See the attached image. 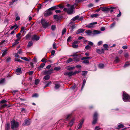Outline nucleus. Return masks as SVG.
<instances>
[{
    "label": "nucleus",
    "mask_w": 130,
    "mask_h": 130,
    "mask_svg": "<svg viewBox=\"0 0 130 130\" xmlns=\"http://www.w3.org/2000/svg\"><path fill=\"white\" fill-rule=\"evenodd\" d=\"M67 6L68 7V9L64 8L63 9V10L64 11L67 12L68 14H73L74 13L73 9L74 8V5H73L70 6L69 4H68Z\"/></svg>",
    "instance_id": "obj_1"
},
{
    "label": "nucleus",
    "mask_w": 130,
    "mask_h": 130,
    "mask_svg": "<svg viewBox=\"0 0 130 130\" xmlns=\"http://www.w3.org/2000/svg\"><path fill=\"white\" fill-rule=\"evenodd\" d=\"M122 99L124 102H130V96L124 91L123 93Z\"/></svg>",
    "instance_id": "obj_2"
},
{
    "label": "nucleus",
    "mask_w": 130,
    "mask_h": 130,
    "mask_svg": "<svg viewBox=\"0 0 130 130\" xmlns=\"http://www.w3.org/2000/svg\"><path fill=\"white\" fill-rule=\"evenodd\" d=\"M11 128L12 129H15L19 126V123L14 120H12L11 122Z\"/></svg>",
    "instance_id": "obj_3"
},
{
    "label": "nucleus",
    "mask_w": 130,
    "mask_h": 130,
    "mask_svg": "<svg viewBox=\"0 0 130 130\" xmlns=\"http://www.w3.org/2000/svg\"><path fill=\"white\" fill-rule=\"evenodd\" d=\"M41 23L43 27L44 28H46L49 25L48 23L45 20L43 19H42L41 20Z\"/></svg>",
    "instance_id": "obj_4"
},
{
    "label": "nucleus",
    "mask_w": 130,
    "mask_h": 130,
    "mask_svg": "<svg viewBox=\"0 0 130 130\" xmlns=\"http://www.w3.org/2000/svg\"><path fill=\"white\" fill-rule=\"evenodd\" d=\"M52 13V12L48 9L44 12V16L45 17H47L51 15Z\"/></svg>",
    "instance_id": "obj_5"
},
{
    "label": "nucleus",
    "mask_w": 130,
    "mask_h": 130,
    "mask_svg": "<svg viewBox=\"0 0 130 130\" xmlns=\"http://www.w3.org/2000/svg\"><path fill=\"white\" fill-rule=\"evenodd\" d=\"M97 116L98 114L96 112H95L93 116V120L92 122L93 124H95L96 123L97 121Z\"/></svg>",
    "instance_id": "obj_6"
},
{
    "label": "nucleus",
    "mask_w": 130,
    "mask_h": 130,
    "mask_svg": "<svg viewBox=\"0 0 130 130\" xmlns=\"http://www.w3.org/2000/svg\"><path fill=\"white\" fill-rule=\"evenodd\" d=\"M30 124V120L27 119L24 121V122L23 124V125L24 126H26L29 125Z\"/></svg>",
    "instance_id": "obj_7"
},
{
    "label": "nucleus",
    "mask_w": 130,
    "mask_h": 130,
    "mask_svg": "<svg viewBox=\"0 0 130 130\" xmlns=\"http://www.w3.org/2000/svg\"><path fill=\"white\" fill-rule=\"evenodd\" d=\"M31 37L32 38V40H38L40 38L39 37L36 35H32Z\"/></svg>",
    "instance_id": "obj_8"
},
{
    "label": "nucleus",
    "mask_w": 130,
    "mask_h": 130,
    "mask_svg": "<svg viewBox=\"0 0 130 130\" xmlns=\"http://www.w3.org/2000/svg\"><path fill=\"white\" fill-rule=\"evenodd\" d=\"M53 69H51L48 71H45L44 72V75L50 74L53 73Z\"/></svg>",
    "instance_id": "obj_9"
},
{
    "label": "nucleus",
    "mask_w": 130,
    "mask_h": 130,
    "mask_svg": "<svg viewBox=\"0 0 130 130\" xmlns=\"http://www.w3.org/2000/svg\"><path fill=\"white\" fill-rule=\"evenodd\" d=\"M97 24V22H93L92 23L89 24L87 25L86 27H88V28H91L93 27V25H94L96 24Z\"/></svg>",
    "instance_id": "obj_10"
},
{
    "label": "nucleus",
    "mask_w": 130,
    "mask_h": 130,
    "mask_svg": "<svg viewBox=\"0 0 130 130\" xmlns=\"http://www.w3.org/2000/svg\"><path fill=\"white\" fill-rule=\"evenodd\" d=\"M108 8V10L110 11V12L111 13L114 11V10L117 9L118 8L117 7H112Z\"/></svg>",
    "instance_id": "obj_11"
},
{
    "label": "nucleus",
    "mask_w": 130,
    "mask_h": 130,
    "mask_svg": "<svg viewBox=\"0 0 130 130\" xmlns=\"http://www.w3.org/2000/svg\"><path fill=\"white\" fill-rule=\"evenodd\" d=\"M84 122V120L83 119H82L81 121L77 126L78 127V129H80L82 128V125L83 124Z\"/></svg>",
    "instance_id": "obj_12"
},
{
    "label": "nucleus",
    "mask_w": 130,
    "mask_h": 130,
    "mask_svg": "<svg viewBox=\"0 0 130 130\" xmlns=\"http://www.w3.org/2000/svg\"><path fill=\"white\" fill-rule=\"evenodd\" d=\"M96 51V52L99 54L103 53L104 52V49L103 48L101 50L99 49H97Z\"/></svg>",
    "instance_id": "obj_13"
},
{
    "label": "nucleus",
    "mask_w": 130,
    "mask_h": 130,
    "mask_svg": "<svg viewBox=\"0 0 130 130\" xmlns=\"http://www.w3.org/2000/svg\"><path fill=\"white\" fill-rule=\"evenodd\" d=\"M85 29H80L78 30L76 32L77 34L82 33L84 31Z\"/></svg>",
    "instance_id": "obj_14"
},
{
    "label": "nucleus",
    "mask_w": 130,
    "mask_h": 130,
    "mask_svg": "<svg viewBox=\"0 0 130 130\" xmlns=\"http://www.w3.org/2000/svg\"><path fill=\"white\" fill-rule=\"evenodd\" d=\"M85 32L87 34L88 36H90L91 35H93V31L90 30H86Z\"/></svg>",
    "instance_id": "obj_15"
},
{
    "label": "nucleus",
    "mask_w": 130,
    "mask_h": 130,
    "mask_svg": "<svg viewBox=\"0 0 130 130\" xmlns=\"http://www.w3.org/2000/svg\"><path fill=\"white\" fill-rule=\"evenodd\" d=\"M21 73V68H19L16 70V73L18 75H20Z\"/></svg>",
    "instance_id": "obj_16"
},
{
    "label": "nucleus",
    "mask_w": 130,
    "mask_h": 130,
    "mask_svg": "<svg viewBox=\"0 0 130 130\" xmlns=\"http://www.w3.org/2000/svg\"><path fill=\"white\" fill-rule=\"evenodd\" d=\"M101 32L100 31L97 30H94L93 31V35H95L100 34L101 33Z\"/></svg>",
    "instance_id": "obj_17"
},
{
    "label": "nucleus",
    "mask_w": 130,
    "mask_h": 130,
    "mask_svg": "<svg viewBox=\"0 0 130 130\" xmlns=\"http://www.w3.org/2000/svg\"><path fill=\"white\" fill-rule=\"evenodd\" d=\"M32 35H31V34L30 33H28L26 36L25 38L26 39H28V40H30V37H31Z\"/></svg>",
    "instance_id": "obj_18"
},
{
    "label": "nucleus",
    "mask_w": 130,
    "mask_h": 130,
    "mask_svg": "<svg viewBox=\"0 0 130 130\" xmlns=\"http://www.w3.org/2000/svg\"><path fill=\"white\" fill-rule=\"evenodd\" d=\"M72 71L69 72H66L64 73V75H68L69 76H70L72 75Z\"/></svg>",
    "instance_id": "obj_19"
},
{
    "label": "nucleus",
    "mask_w": 130,
    "mask_h": 130,
    "mask_svg": "<svg viewBox=\"0 0 130 130\" xmlns=\"http://www.w3.org/2000/svg\"><path fill=\"white\" fill-rule=\"evenodd\" d=\"M45 64L43 63H42L40 66L38 68V70H40L44 66Z\"/></svg>",
    "instance_id": "obj_20"
},
{
    "label": "nucleus",
    "mask_w": 130,
    "mask_h": 130,
    "mask_svg": "<svg viewBox=\"0 0 130 130\" xmlns=\"http://www.w3.org/2000/svg\"><path fill=\"white\" fill-rule=\"evenodd\" d=\"M72 23H70L69 24L68 26H71L70 27V29L72 30V31H73V29L74 28H75V25H71L72 24Z\"/></svg>",
    "instance_id": "obj_21"
},
{
    "label": "nucleus",
    "mask_w": 130,
    "mask_h": 130,
    "mask_svg": "<svg viewBox=\"0 0 130 130\" xmlns=\"http://www.w3.org/2000/svg\"><path fill=\"white\" fill-rule=\"evenodd\" d=\"M100 9L103 11H106L108 10V8L106 7H100Z\"/></svg>",
    "instance_id": "obj_22"
},
{
    "label": "nucleus",
    "mask_w": 130,
    "mask_h": 130,
    "mask_svg": "<svg viewBox=\"0 0 130 130\" xmlns=\"http://www.w3.org/2000/svg\"><path fill=\"white\" fill-rule=\"evenodd\" d=\"M75 120V119L74 118H73L72 119L69 123V125L71 126L73 124Z\"/></svg>",
    "instance_id": "obj_23"
},
{
    "label": "nucleus",
    "mask_w": 130,
    "mask_h": 130,
    "mask_svg": "<svg viewBox=\"0 0 130 130\" xmlns=\"http://www.w3.org/2000/svg\"><path fill=\"white\" fill-rule=\"evenodd\" d=\"M79 17V15H77L75 17H74L72 19L73 21H75L76 20H78V21Z\"/></svg>",
    "instance_id": "obj_24"
},
{
    "label": "nucleus",
    "mask_w": 130,
    "mask_h": 130,
    "mask_svg": "<svg viewBox=\"0 0 130 130\" xmlns=\"http://www.w3.org/2000/svg\"><path fill=\"white\" fill-rule=\"evenodd\" d=\"M18 27V26L16 24H15L13 26H11L10 27V29H12L13 28L14 29V30L16 29Z\"/></svg>",
    "instance_id": "obj_25"
},
{
    "label": "nucleus",
    "mask_w": 130,
    "mask_h": 130,
    "mask_svg": "<svg viewBox=\"0 0 130 130\" xmlns=\"http://www.w3.org/2000/svg\"><path fill=\"white\" fill-rule=\"evenodd\" d=\"M92 57L91 56L90 57H82L81 59L82 60H88V59H91L92 58Z\"/></svg>",
    "instance_id": "obj_26"
},
{
    "label": "nucleus",
    "mask_w": 130,
    "mask_h": 130,
    "mask_svg": "<svg viewBox=\"0 0 130 130\" xmlns=\"http://www.w3.org/2000/svg\"><path fill=\"white\" fill-rule=\"evenodd\" d=\"M71 116V114H70L69 115H67L66 117V118H65V121H67L70 119V117Z\"/></svg>",
    "instance_id": "obj_27"
},
{
    "label": "nucleus",
    "mask_w": 130,
    "mask_h": 130,
    "mask_svg": "<svg viewBox=\"0 0 130 130\" xmlns=\"http://www.w3.org/2000/svg\"><path fill=\"white\" fill-rule=\"evenodd\" d=\"M11 60V58L10 57H7V59H6V62L7 63H8L10 62Z\"/></svg>",
    "instance_id": "obj_28"
},
{
    "label": "nucleus",
    "mask_w": 130,
    "mask_h": 130,
    "mask_svg": "<svg viewBox=\"0 0 130 130\" xmlns=\"http://www.w3.org/2000/svg\"><path fill=\"white\" fill-rule=\"evenodd\" d=\"M33 43L31 41H30L28 42L27 46L28 47H30L33 45Z\"/></svg>",
    "instance_id": "obj_29"
},
{
    "label": "nucleus",
    "mask_w": 130,
    "mask_h": 130,
    "mask_svg": "<svg viewBox=\"0 0 130 130\" xmlns=\"http://www.w3.org/2000/svg\"><path fill=\"white\" fill-rule=\"evenodd\" d=\"M121 123H119L120 124L118 125V129H119L120 128H122L124 127V125L122 124Z\"/></svg>",
    "instance_id": "obj_30"
},
{
    "label": "nucleus",
    "mask_w": 130,
    "mask_h": 130,
    "mask_svg": "<svg viewBox=\"0 0 130 130\" xmlns=\"http://www.w3.org/2000/svg\"><path fill=\"white\" fill-rule=\"evenodd\" d=\"M10 128V124L9 123H7L5 126V129L6 130H8Z\"/></svg>",
    "instance_id": "obj_31"
},
{
    "label": "nucleus",
    "mask_w": 130,
    "mask_h": 130,
    "mask_svg": "<svg viewBox=\"0 0 130 130\" xmlns=\"http://www.w3.org/2000/svg\"><path fill=\"white\" fill-rule=\"evenodd\" d=\"M103 46L105 50H107L108 49V45L106 44H104L103 45Z\"/></svg>",
    "instance_id": "obj_32"
},
{
    "label": "nucleus",
    "mask_w": 130,
    "mask_h": 130,
    "mask_svg": "<svg viewBox=\"0 0 130 130\" xmlns=\"http://www.w3.org/2000/svg\"><path fill=\"white\" fill-rule=\"evenodd\" d=\"M119 61L120 59L118 57H116L114 60L115 62L116 63H118L119 62Z\"/></svg>",
    "instance_id": "obj_33"
},
{
    "label": "nucleus",
    "mask_w": 130,
    "mask_h": 130,
    "mask_svg": "<svg viewBox=\"0 0 130 130\" xmlns=\"http://www.w3.org/2000/svg\"><path fill=\"white\" fill-rule=\"evenodd\" d=\"M50 78V76L49 75H47L44 76V78L45 80H48Z\"/></svg>",
    "instance_id": "obj_34"
},
{
    "label": "nucleus",
    "mask_w": 130,
    "mask_h": 130,
    "mask_svg": "<svg viewBox=\"0 0 130 130\" xmlns=\"http://www.w3.org/2000/svg\"><path fill=\"white\" fill-rule=\"evenodd\" d=\"M60 85L59 84H56L55 85V88L56 89H58L60 87Z\"/></svg>",
    "instance_id": "obj_35"
},
{
    "label": "nucleus",
    "mask_w": 130,
    "mask_h": 130,
    "mask_svg": "<svg viewBox=\"0 0 130 130\" xmlns=\"http://www.w3.org/2000/svg\"><path fill=\"white\" fill-rule=\"evenodd\" d=\"M58 6H54L50 8L49 9L50 10H54L55 9H56L57 8V7Z\"/></svg>",
    "instance_id": "obj_36"
},
{
    "label": "nucleus",
    "mask_w": 130,
    "mask_h": 130,
    "mask_svg": "<svg viewBox=\"0 0 130 130\" xmlns=\"http://www.w3.org/2000/svg\"><path fill=\"white\" fill-rule=\"evenodd\" d=\"M75 67H71L70 66H69L67 68V70H72L75 68Z\"/></svg>",
    "instance_id": "obj_37"
},
{
    "label": "nucleus",
    "mask_w": 130,
    "mask_h": 130,
    "mask_svg": "<svg viewBox=\"0 0 130 130\" xmlns=\"http://www.w3.org/2000/svg\"><path fill=\"white\" fill-rule=\"evenodd\" d=\"M86 82V80L85 79H84L83 80V85L82 87V89L84 88Z\"/></svg>",
    "instance_id": "obj_38"
},
{
    "label": "nucleus",
    "mask_w": 130,
    "mask_h": 130,
    "mask_svg": "<svg viewBox=\"0 0 130 130\" xmlns=\"http://www.w3.org/2000/svg\"><path fill=\"white\" fill-rule=\"evenodd\" d=\"M83 62L86 64H88L89 63V62L88 60H85L83 61Z\"/></svg>",
    "instance_id": "obj_39"
},
{
    "label": "nucleus",
    "mask_w": 130,
    "mask_h": 130,
    "mask_svg": "<svg viewBox=\"0 0 130 130\" xmlns=\"http://www.w3.org/2000/svg\"><path fill=\"white\" fill-rule=\"evenodd\" d=\"M20 40V38H17L14 42L15 44H17L19 43V41Z\"/></svg>",
    "instance_id": "obj_40"
},
{
    "label": "nucleus",
    "mask_w": 130,
    "mask_h": 130,
    "mask_svg": "<svg viewBox=\"0 0 130 130\" xmlns=\"http://www.w3.org/2000/svg\"><path fill=\"white\" fill-rule=\"evenodd\" d=\"M80 72L79 71H75L74 72H72V75H75L76 74L80 73Z\"/></svg>",
    "instance_id": "obj_41"
},
{
    "label": "nucleus",
    "mask_w": 130,
    "mask_h": 130,
    "mask_svg": "<svg viewBox=\"0 0 130 130\" xmlns=\"http://www.w3.org/2000/svg\"><path fill=\"white\" fill-rule=\"evenodd\" d=\"M99 16V14H93L91 15V17L92 18L96 17Z\"/></svg>",
    "instance_id": "obj_42"
},
{
    "label": "nucleus",
    "mask_w": 130,
    "mask_h": 130,
    "mask_svg": "<svg viewBox=\"0 0 130 130\" xmlns=\"http://www.w3.org/2000/svg\"><path fill=\"white\" fill-rule=\"evenodd\" d=\"M72 61V58H69V59L66 62V63H68Z\"/></svg>",
    "instance_id": "obj_43"
},
{
    "label": "nucleus",
    "mask_w": 130,
    "mask_h": 130,
    "mask_svg": "<svg viewBox=\"0 0 130 130\" xmlns=\"http://www.w3.org/2000/svg\"><path fill=\"white\" fill-rule=\"evenodd\" d=\"M53 48L54 49H56L57 48L56 47V44L54 42L53 45Z\"/></svg>",
    "instance_id": "obj_44"
},
{
    "label": "nucleus",
    "mask_w": 130,
    "mask_h": 130,
    "mask_svg": "<svg viewBox=\"0 0 130 130\" xmlns=\"http://www.w3.org/2000/svg\"><path fill=\"white\" fill-rule=\"evenodd\" d=\"M99 67L101 69L103 68L104 67V65L103 64H100L99 66Z\"/></svg>",
    "instance_id": "obj_45"
},
{
    "label": "nucleus",
    "mask_w": 130,
    "mask_h": 130,
    "mask_svg": "<svg viewBox=\"0 0 130 130\" xmlns=\"http://www.w3.org/2000/svg\"><path fill=\"white\" fill-rule=\"evenodd\" d=\"M7 53V51L6 50H4L2 56V57H4Z\"/></svg>",
    "instance_id": "obj_46"
},
{
    "label": "nucleus",
    "mask_w": 130,
    "mask_h": 130,
    "mask_svg": "<svg viewBox=\"0 0 130 130\" xmlns=\"http://www.w3.org/2000/svg\"><path fill=\"white\" fill-rule=\"evenodd\" d=\"M87 73V71H82V75H85Z\"/></svg>",
    "instance_id": "obj_47"
},
{
    "label": "nucleus",
    "mask_w": 130,
    "mask_h": 130,
    "mask_svg": "<svg viewBox=\"0 0 130 130\" xmlns=\"http://www.w3.org/2000/svg\"><path fill=\"white\" fill-rule=\"evenodd\" d=\"M66 28L63 29L62 31V35H63L66 32Z\"/></svg>",
    "instance_id": "obj_48"
},
{
    "label": "nucleus",
    "mask_w": 130,
    "mask_h": 130,
    "mask_svg": "<svg viewBox=\"0 0 130 130\" xmlns=\"http://www.w3.org/2000/svg\"><path fill=\"white\" fill-rule=\"evenodd\" d=\"M56 28V26L55 25H53L51 26V29L52 30H55Z\"/></svg>",
    "instance_id": "obj_49"
},
{
    "label": "nucleus",
    "mask_w": 130,
    "mask_h": 130,
    "mask_svg": "<svg viewBox=\"0 0 130 130\" xmlns=\"http://www.w3.org/2000/svg\"><path fill=\"white\" fill-rule=\"evenodd\" d=\"M21 59L24 60L26 61H29V60L26 57H21Z\"/></svg>",
    "instance_id": "obj_50"
},
{
    "label": "nucleus",
    "mask_w": 130,
    "mask_h": 130,
    "mask_svg": "<svg viewBox=\"0 0 130 130\" xmlns=\"http://www.w3.org/2000/svg\"><path fill=\"white\" fill-rule=\"evenodd\" d=\"M91 48V47L89 45H87L85 47V48L87 50H88L89 49H90Z\"/></svg>",
    "instance_id": "obj_51"
},
{
    "label": "nucleus",
    "mask_w": 130,
    "mask_h": 130,
    "mask_svg": "<svg viewBox=\"0 0 130 130\" xmlns=\"http://www.w3.org/2000/svg\"><path fill=\"white\" fill-rule=\"evenodd\" d=\"M39 79H37L35 80V85H37L39 83Z\"/></svg>",
    "instance_id": "obj_52"
},
{
    "label": "nucleus",
    "mask_w": 130,
    "mask_h": 130,
    "mask_svg": "<svg viewBox=\"0 0 130 130\" xmlns=\"http://www.w3.org/2000/svg\"><path fill=\"white\" fill-rule=\"evenodd\" d=\"M72 46L74 48H76L78 47V45H75V44L72 43Z\"/></svg>",
    "instance_id": "obj_53"
},
{
    "label": "nucleus",
    "mask_w": 130,
    "mask_h": 130,
    "mask_svg": "<svg viewBox=\"0 0 130 130\" xmlns=\"http://www.w3.org/2000/svg\"><path fill=\"white\" fill-rule=\"evenodd\" d=\"M60 69V68L59 67H55L54 68V70L56 71H58Z\"/></svg>",
    "instance_id": "obj_54"
},
{
    "label": "nucleus",
    "mask_w": 130,
    "mask_h": 130,
    "mask_svg": "<svg viewBox=\"0 0 130 130\" xmlns=\"http://www.w3.org/2000/svg\"><path fill=\"white\" fill-rule=\"evenodd\" d=\"M38 96V95L36 93L33 94L32 96V97H37Z\"/></svg>",
    "instance_id": "obj_55"
},
{
    "label": "nucleus",
    "mask_w": 130,
    "mask_h": 130,
    "mask_svg": "<svg viewBox=\"0 0 130 130\" xmlns=\"http://www.w3.org/2000/svg\"><path fill=\"white\" fill-rule=\"evenodd\" d=\"M15 61L19 62H20L22 61L20 59L18 58H15Z\"/></svg>",
    "instance_id": "obj_56"
},
{
    "label": "nucleus",
    "mask_w": 130,
    "mask_h": 130,
    "mask_svg": "<svg viewBox=\"0 0 130 130\" xmlns=\"http://www.w3.org/2000/svg\"><path fill=\"white\" fill-rule=\"evenodd\" d=\"M21 34L20 33H19L16 36V37L18 38H20V39H21V37H20L21 35Z\"/></svg>",
    "instance_id": "obj_57"
},
{
    "label": "nucleus",
    "mask_w": 130,
    "mask_h": 130,
    "mask_svg": "<svg viewBox=\"0 0 130 130\" xmlns=\"http://www.w3.org/2000/svg\"><path fill=\"white\" fill-rule=\"evenodd\" d=\"M14 55H15V57H17V58L18 57V58H19L21 57H19V55H18V54L17 53H15Z\"/></svg>",
    "instance_id": "obj_58"
},
{
    "label": "nucleus",
    "mask_w": 130,
    "mask_h": 130,
    "mask_svg": "<svg viewBox=\"0 0 130 130\" xmlns=\"http://www.w3.org/2000/svg\"><path fill=\"white\" fill-rule=\"evenodd\" d=\"M17 53L18 54H22L23 53V52L21 49H20L18 51Z\"/></svg>",
    "instance_id": "obj_59"
},
{
    "label": "nucleus",
    "mask_w": 130,
    "mask_h": 130,
    "mask_svg": "<svg viewBox=\"0 0 130 130\" xmlns=\"http://www.w3.org/2000/svg\"><path fill=\"white\" fill-rule=\"evenodd\" d=\"M47 60H46L44 58H43L41 60V61L45 63L46 62Z\"/></svg>",
    "instance_id": "obj_60"
},
{
    "label": "nucleus",
    "mask_w": 130,
    "mask_h": 130,
    "mask_svg": "<svg viewBox=\"0 0 130 130\" xmlns=\"http://www.w3.org/2000/svg\"><path fill=\"white\" fill-rule=\"evenodd\" d=\"M5 81V79L3 78L0 80V84H3L4 83Z\"/></svg>",
    "instance_id": "obj_61"
},
{
    "label": "nucleus",
    "mask_w": 130,
    "mask_h": 130,
    "mask_svg": "<svg viewBox=\"0 0 130 130\" xmlns=\"http://www.w3.org/2000/svg\"><path fill=\"white\" fill-rule=\"evenodd\" d=\"M7 102V101L5 100H3L2 101H1L0 102V103H2V104H3V103H6Z\"/></svg>",
    "instance_id": "obj_62"
},
{
    "label": "nucleus",
    "mask_w": 130,
    "mask_h": 130,
    "mask_svg": "<svg viewBox=\"0 0 130 130\" xmlns=\"http://www.w3.org/2000/svg\"><path fill=\"white\" fill-rule=\"evenodd\" d=\"M71 37L69 36L68 38L67 41L68 42H70L71 41Z\"/></svg>",
    "instance_id": "obj_63"
},
{
    "label": "nucleus",
    "mask_w": 130,
    "mask_h": 130,
    "mask_svg": "<svg viewBox=\"0 0 130 130\" xmlns=\"http://www.w3.org/2000/svg\"><path fill=\"white\" fill-rule=\"evenodd\" d=\"M116 24L115 22H114L113 23L111 24L110 25V27L112 28Z\"/></svg>",
    "instance_id": "obj_64"
}]
</instances>
